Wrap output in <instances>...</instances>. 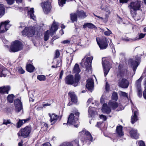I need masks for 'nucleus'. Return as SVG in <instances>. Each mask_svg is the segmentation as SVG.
I'll use <instances>...</instances> for the list:
<instances>
[{
	"instance_id": "27",
	"label": "nucleus",
	"mask_w": 146,
	"mask_h": 146,
	"mask_svg": "<svg viewBox=\"0 0 146 146\" xmlns=\"http://www.w3.org/2000/svg\"><path fill=\"white\" fill-rule=\"evenodd\" d=\"M116 132L119 136H122L123 134L122 132V127L121 125L117 126Z\"/></svg>"
},
{
	"instance_id": "60",
	"label": "nucleus",
	"mask_w": 146,
	"mask_h": 146,
	"mask_svg": "<svg viewBox=\"0 0 146 146\" xmlns=\"http://www.w3.org/2000/svg\"><path fill=\"white\" fill-rule=\"evenodd\" d=\"M92 100V98H89L87 102V103L88 105Z\"/></svg>"
},
{
	"instance_id": "23",
	"label": "nucleus",
	"mask_w": 146,
	"mask_h": 146,
	"mask_svg": "<svg viewBox=\"0 0 146 146\" xmlns=\"http://www.w3.org/2000/svg\"><path fill=\"white\" fill-rule=\"evenodd\" d=\"M102 110V112L107 114L109 113L111 111L110 108L106 104H103Z\"/></svg>"
},
{
	"instance_id": "17",
	"label": "nucleus",
	"mask_w": 146,
	"mask_h": 146,
	"mask_svg": "<svg viewBox=\"0 0 146 146\" xmlns=\"http://www.w3.org/2000/svg\"><path fill=\"white\" fill-rule=\"evenodd\" d=\"M132 110L133 113V115H132L131 117V122L132 124H133L138 120L137 115L138 112L136 108H135L134 109L132 108Z\"/></svg>"
},
{
	"instance_id": "46",
	"label": "nucleus",
	"mask_w": 146,
	"mask_h": 146,
	"mask_svg": "<svg viewBox=\"0 0 146 146\" xmlns=\"http://www.w3.org/2000/svg\"><path fill=\"white\" fill-rule=\"evenodd\" d=\"M106 29L107 30V31H105L104 33V34L105 35L107 36H109L111 34H112V32L111 31H110L109 29L107 28H106Z\"/></svg>"
},
{
	"instance_id": "3",
	"label": "nucleus",
	"mask_w": 146,
	"mask_h": 146,
	"mask_svg": "<svg viewBox=\"0 0 146 146\" xmlns=\"http://www.w3.org/2000/svg\"><path fill=\"white\" fill-rule=\"evenodd\" d=\"M86 57V56L84 58L82 59L80 64L83 67H85L87 69L89 70L91 69L93 57L92 56L87 57L85 59Z\"/></svg>"
},
{
	"instance_id": "35",
	"label": "nucleus",
	"mask_w": 146,
	"mask_h": 146,
	"mask_svg": "<svg viewBox=\"0 0 146 146\" xmlns=\"http://www.w3.org/2000/svg\"><path fill=\"white\" fill-rule=\"evenodd\" d=\"M14 96L13 94L9 95L7 97V101L10 103H12L13 102Z\"/></svg>"
},
{
	"instance_id": "37",
	"label": "nucleus",
	"mask_w": 146,
	"mask_h": 146,
	"mask_svg": "<svg viewBox=\"0 0 146 146\" xmlns=\"http://www.w3.org/2000/svg\"><path fill=\"white\" fill-rule=\"evenodd\" d=\"M5 9L3 5L0 4V16L3 15L5 13Z\"/></svg>"
},
{
	"instance_id": "6",
	"label": "nucleus",
	"mask_w": 146,
	"mask_h": 146,
	"mask_svg": "<svg viewBox=\"0 0 146 146\" xmlns=\"http://www.w3.org/2000/svg\"><path fill=\"white\" fill-rule=\"evenodd\" d=\"M96 39L97 43L101 49H104L107 48L108 46V40L105 37H103L101 38L98 37Z\"/></svg>"
},
{
	"instance_id": "29",
	"label": "nucleus",
	"mask_w": 146,
	"mask_h": 146,
	"mask_svg": "<svg viewBox=\"0 0 146 146\" xmlns=\"http://www.w3.org/2000/svg\"><path fill=\"white\" fill-rule=\"evenodd\" d=\"M26 69L28 72H32L34 70L35 68L32 64H27L26 66Z\"/></svg>"
},
{
	"instance_id": "20",
	"label": "nucleus",
	"mask_w": 146,
	"mask_h": 146,
	"mask_svg": "<svg viewBox=\"0 0 146 146\" xmlns=\"http://www.w3.org/2000/svg\"><path fill=\"white\" fill-rule=\"evenodd\" d=\"M130 135L132 138L136 139H138L139 137V135L137 133V130L134 129H132L130 131Z\"/></svg>"
},
{
	"instance_id": "51",
	"label": "nucleus",
	"mask_w": 146,
	"mask_h": 146,
	"mask_svg": "<svg viewBox=\"0 0 146 146\" xmlns=\"http://www.w3.org/2000/svg\"><path fill=\"white\" fill-rule=\"evenodd\" d=\"M6 1L8 4L12 5L14 3L15 0H6Z\"/></svg>"
},
{
	"instance_id": "30",
	"label": "nucleus",
	"mask_w": 146,
	"mask_h": 146,
	"mask_svg": "<svg viewBox=\"0 0 146 146\" xmlns=\"http://www.w3.org/2000/svg\"><path fill=\"white\" fill-rule=\"evenodd\" d=\"M73 71L74 73H76V74H78V73L80 72V70L78 64H76L75 65Z\"/></svg>"
},
{
	"instance_id": "45",
	"label": "nucleus",
	"mask_w": 146,
	"mask_h": 146,
	"mask_svg": "<svg viewBox=\"0 0 146 146\" xmlns=\"http://www.w3.org/2000/svg\"><path fill=\"white\" fill-rule=\"evenodd\" d=\"M3 121V124H5L7 125L8 124H11V120L10 119L6 120L4 119Z\"/></svg>"
},
{
	"instance_id": "11",
	"label": "nucleus",
	"mask_w": 146,
	"mask_h": 146,
	"mask_svg": "<svg viewBox=\"0 0 146 146\" xmlns=\"http://www.w3.org/2000/svg\"><path fill=\"white\" fill-rule=\"evenodd\" d=\"M143 78V76H141L140 78L138 80L136 83V86L138 90V94L139 97L142 96V92L141 90V81Z\"/></svg>"
},
{
	"instance_id": "63",
	"label": "nucleus",
	"mask_w": 146,
	"mask_h": 146,
	"mask_svg": "<svg viewBox=\"0 0 146 146\" xmlns=\"http://www.w3.org/2000/svg\"><path fill=\"white\" fill-rule=\"evenodd\" d=\"M143 95L144 98L146 99V92H145V91H143Z\"/></svg>"
},
{
	"instance_id": "54",
	"label": "nucleus",
	"mask_w": 146,
	"mask_h": 146,
	"mask_svg": "<svg viewBox=\"0 0 146 146\" xmlns=\"http://www.w3.org/2000/svg\"><path fill=\"white\" fill-rule=\"evenodd\" d=\"M70 41H69L68 40H64L62 41L61 42V43L65 44L69 43H70Z\"/></svg>"
},
{
	"instance_id": "56",
	"label": "nucleus",
	"mask_w": 146,
	"mask_h": 146,
	"mask_svg": "<svg viewBox=\"0 0 146 146\" xmlns=\"http://www.w3.org/2000/svg\"><path fill=\"white\" fill-rule=\"evenodd\" d=\"M106 7L104 5L101 4L100 8L102 10H105V8Z\"/></svg>"
},
{
	"instance_id": "44",
	"label": "nucleus",
	"mask_w": 146,
	"mask_h": 146,
	"mask_svg": "<svg viewBox=\"0 0 146 146\" xmlns=\"http://www.w3.org/2000/svg\"><path fill=\"white\" fill-rule=\"evenodd\" d=\"M119 94L121 96L128 98V94L127 93L122 91H120Z\"/></svg>"
},
{
	"instance_id": "32",
	"label": "nucleus",
	"mask_w": 146,
	"mask_h": 146,
	"mask_svg": "<svg viewBox=\"0 0 146 146\" xmlns=\"http://www.w3.org/2000/svg\"><path fill=\"white\" fill-rule=\"evenodd\" d=\"M83 28H86L88 27L90 29H93L95 28V26L91 23H88L84 24L83 26Z\"/></svg>"
},
{
	"instance_id": "61",
	"label": "nucleus",
	"mask_w": 146,
	"mask_h": 146,
	"mask_svg": "<svg viewBox=\"0 0 146 146\" xmlns=\"http://www.w3.org/2000/svg\"><path fill=\"white\" fill-rule=\"evenodd\" d=\"M128 0H119L120 2L121 3H127Z\"/></svg>"
},
{
	"instance_id": "16",
	"label": "nucleus",
	"mask_w": 146,
	"mask_h": 146,
	"mask_svg": "<svg viewBox=\"0 0 146 146\" xmlns=\"http://www.w3.org/2000/svg\"><path fill=\"white\" fill-rule=\"evenodd\" d=\"M58 28V25L57 23L55 22V21H53L52 27L50 29V35L52 36L53 35L54 33L55 32Z\"/></svg>"
},
{
	"instance_id": "31",
	"label": "nucleus",
	"mask_w": 146,
	"mask_h": 146,
	"mask_svg": "<svg viewBox=\"0 0 146 146\" xmlns=\"http://www.w3.org/2000/svg\"><path fill=\"white\" fill-rule=\"evenodd\" d=\"M109 106L113 109H115L118 107V104L115 101H110L109 102Z\"/></svg>"
},
{
	"instance_id": "19",
	"label": "nucleus",
	"mask_w": 146,
	"mask_h": 146,
	"mask_svg": "<svg viewBox=\"0 0 146 146\" xmlns=\"http://www.w3.org/2000/svg\"><path fill=\"white\" fill-rule=\"evenodd\" d=\"M68 95L70 97L72 102L76 104L77 102V98L74 92L71 91L68 93Z\"/></svg>"
},
{
	"instance_id": "49",
	"label": "nucleus",
	"mask_w": 146,
	"mask_h": 146,
	"mask_svg": "<svg viewBox=\"0 0 146 146\" xmlns=\"http://www.w3.org/2000/svg\"><path fill=\"white\" fill-rule=\"evenodd\" d=\"M100 117L104 121H106L107 119L106 116L103 115H100Z\"/></svg>"
},
{
	"instance_id": "52",
	"label": "nucleus",
	"mask_w": 146,
	"mask_h": 146,
	"mask_svg": "<svg viewBox=\"0 0 146 146\" xmlns=\"http://www.w3.org/2000/svg\"><path fill=\"white\" fill-rule=\"evenodd\" d=\"M139 146H145L144 143L142 141L139 142Z\"/></svg>"
},
{
	"instance_id": "41",
	"label": "nucleus",
	"mask_w": 146,
	"mask_h": 146,
	"mask_svg": "<svg viewBox=\"0 0 146 146\" xmlns=\"http://www.w3.org/2000/svg\"><path fill=\"white\" fill-rule=\"evenodd\" d=\"M146 35V34H143V33H140L139 35V37L138 38H137V37L135 38H133V40H139L141 38H144Z\"/></svg>"
},
{
	"instance_id": "36",
	"label": "nucleus",
	"mask_w": 146,
	"mask_h": 146,
	"mask_svg": "<svg viewBox=\"0 0 146 146\" xmlns=\"http://www.w3.org/2000/svg\"><path fill=\"white\" fill-rule=\"evenodd\" d=\"M92 108H93L94 109V107L91 108L90 107H89V108L88 112L89 113V117H92L94 115L95 112L92 110Z\"/></svg>"
},
{
	"instance_id": "5",
	"label": "nucleus",
	"mask_w": 146,
	"mask_h": 146,
	"mask_svg": "<svg viewBox=\"0 0 146 146\" xmlns=\"http://www.w3.org/2000/svg\"><path fill=\"white\" fill-rule=\"evenodd\" d=\"M31 131V127L27 126L21 129L20 132L18 133V135L19 136H21L24 138H26L29 136Z\"/></svg>"
},
{
	"instance_id": "57",
	"label": "nucleus",
	"mask_w": 146,
	"mask_h": 146,
	"mask_svg": "<svg viewBox=\"0 0 146 146\" xmlns=\"http://www.w3.org/2000/svg\"><path fill=\"white\" fill-rule=\"evenodd\" d=\"M109 89V84L107 82L106 85V91H108Z\"/></svg>"
},
{
	"instance_id": "34",
	"label": "nucleus",
	"mask_w": 146,
	"mask_h": 146,
	"mask_svg": "<svg viewBox=\"0 0 146 146\" xmlns=\"http://www.w3.org/2000/svg\"><path fill=\"white\" fill-rule=\"evenodd\" d=\"M131 65L133 71H135L138 66V62L136 60L133 61L131 62Z\"/></svg>"
},
{
	"instance_id": "43",
	"label": "nucleus",
	"mask_w": 146,
	"mask_h": 146,
	"mask_svg": "<svg viewBox=\"0 0 146 146\" xmlns=\"http://www.w3.org/2000/svg\"><path fill=\"white\" fill-rule=\"evenodd\" d=\"M112 98L113 100H116L118 99L117 94L116 92H114L112 96Z\"/></svg>"
},
{
	"instance_id": "50",
	"label": "nucleus",
	"mask_w": 146,
	"mask_h": 146,
	"mask_svg": "<svg viewBox=\"0 0 146 146\" xmlns=\"http://www.w3.org/2000/svg\"><path fill=\"white\" fill-rule=\"evenodd\" d=\"M60 54L58 50H56V51L55 54V58H58L60 56Z\"/></svg>"
},
{
	"instance_id": "14",
	"label": "nucleus",
	"mask_w": 146,
	"mask_h": 146,
	"mask_svg": "<svg viewBox=\"0 0 146 146\" xmlns=\"http://www.w3.org/2000/svg\"><path fill=\"white\" fill-rule=\"evenodd\" d=\"M77 121H78L77 117H75L73 113L70 114L68 119V123L74 125L75 123H77Z\"/></svg>"
},
{
	"instance_id": "42",
	"label": "nucleus",
	"mask_w": 146,
	"mask_h": 146,
	"mask_svg": "<svg viewBox=\"0 0 146 146\" xmlns=\"http://www.w3.org/2000/svg\"><path fill=\"white\" fill-rule=\"evenodd\" d=\"M59 146H73L72 144L69 142H63L61 143Z\"/></svg>"
},
{
	"instance_id": "48",
	"label": "nucleus",
	"mask_w": 146,
	"mask_h": 146,
	"mask_svg": "<svg viewBox=\"0 0 146 146\" xmlns=\"http://www.w3.org/2000/svg\"><path fill=\"white\" fill-rule=\"evenodd\" d=\"M18 72L21 74H24L25 72V71L21 68L19 67L18 69Z\"/></svg>"
},
{
	"instance_id": "4",
	"label": "nucleus",
	"mask_w": 146,
	"mask_h": 146,
	"mask_svg": "<svg viewBox=\"0 0 146 146\" xmlns=\"http://www.w3.org/2000/svg\"><path fill=\"white\" fill-rule=\"evenodd\" d=\"M23 48V45L22 43L18 40H15L12 44L10 51L13 52H17L22 50Z\"/></svg>"
},
{
	"instance_id": "22",
	"label": "nucleus",
	"mask_w": 146,
	"mask_h": 146,
	"mask_svg": "<svg viewBox=\"0 0 146 146\" xmlns=\"http://www.w3.org/2000/svg\"><path fill=\"white\" fill-rule=\"evenodd\" d=\"M10 90V88L9 86H3L0 87V93L1 94H8V92Z\"/></svg>"
},
{
	"instance_id": "21",
	"label": "nucleus",
	"mask_w": 146,
	"mask_h": 146,
	"mask_svg": "<svg viewBox=\"0 0 146 146\" xmlns=\"http://www.w3.org/2000/svg\"><path fill=\"white\" fill-rule=\"evenodd\" d=\"M48 114L49 116L50 117V122L52 123H55L58 118V116L54 113L52 114L49 113Z\"/></svg>"
},
{
	"instance_id": "9",
	"label": "nucleus",
	"mask_w": 146,
	"mask_h": 146,
	"mask_svg": "<svg viewBox=\"0 0 146 146\" xmlns=\"http://www.w3.org/2000/svg\"><path fill=\"white\" fill-rule=\"evenodd\" d=\"M51 3L49 1L41 3V6L44 12L46 14L48 13L51 10Z\"/></svg>"
},
{
	"instance_id": "59",
	"label": "nucleus",
	"mask_w": 146,
	"mask_h": 146,
	"mask_svg": "<svg viewBox=\"0 0 146 146\" xmlns=\"http://www.w3.org/2000/svg\"><path fill=\"white\" fill-rule=\"evenodd\" d=\"M117 16L118 17L119 19H118V21L119 23H121L122 22V18H121L119 17L117 15Z\"/></svg>"
},
{
	"instance_id": "1",
	"label": "nucleus",
	"mask_w": 146,
	"mask_h": 146,
	"mask_svg": "<svg viewBox=\"0 0 146 146\" xmlns=\"http://www.w3.org/2000/svg\"><path fill=\"white\" fill-rule=\"evenodd\" d=\"M80 79V76L79 74H75L74 78L73 75H69L66 77L65 81V83L67 84L76 86L78 85Z\"/></svg>"
},
{
	"instance_id": "38",
	"label": "nucleus",
	"mask_w": 146,
	"mask_h": 146,
	"mask_svg": "<svg viewBox=\"0 0 146 146\" xmlns=\"http://www.w3.org/2000/svg\"><path fill=\"white\" fill-rule=\"evenodd\" d=\"M49 32L48 30L45 32L44 35V40L45 41L48 40L49 37Z\"/></svg>"
},
{
	"instance_id": "39",
	"label": "nucleus",
	"mask_w": 146,
	"mask_h": 146,
	"mask_svg": "<svg viewBox=\"0 0 146 146\" xmlns=\"http://www.w3.org/2000/svg\"><path fill=\"white\" fill-rule=\"evenodd\" d=\"M73 0H60L58 1L59 5L60 6L62 7L64 4H65L66 1H70Z\"/></svg>"
},
{
	"instance_id": "13",
	"label": "nucleus",
	"mask_w": 146,
	"mask_h": 146,
	"mask_svg": "<svg viewBox=\"0 0 146 146\" xmlns=\"http://www.w3.org/2000/svg\"><path fill=\"white\" fill-rule=\"evenodd\" d=\"M84 135L85 138V139H88L91 141L93 140V138L92 137L91 133L88 131L84 130L79 133V135Z\"/></svg>"
},
{
	"instance_id": "18",
	"label": "nucleus",
	"mask_w": 146,
	"mask_h": 146,
	"mask_svg": "<svg viewBox=\"0 0 146 146\" xmlns=\"http://www.w3.org/2000/svg\"><path fill=\"white\" fill-rule=\"evenodd\" d=\"M119 86L122 88H127L129 85L128 81L126 79H123L118 84Z\"/></svg>"
},
{
	"instance_id": "58",
	"label": "nucleus",
	"mask_w": 146,
	"mask_h": 146,
	"mask_svg": "<svg viewBox=\"0 0 146 146\" xmlns=\"http://www.w3.org/2000/svg\"><path fill=\"white\" fill-rule=\"evenodd\" d=\"M29 98L31 99H32L33 97V96L32 94V93L31 92H29Z\"/></svg>"
},
{
	"instance_id": "12",
	"label": "nucleus",
	"mask_w": 146,
	"mask_h": 146,
	"mask_svg": "<svg viewBox=\"0 0 146 146\" xmlns=\"http://www.w3.org/2000/svg\"><path fill=\"white\" fill-rule=\"evenodd\" d=\"M102 63L104 67V75L106 76L110 69L111 68V65L108 62L104 63V62L102 61Z\"/></svg>"
},
{
	"instance_id": "47",
	"label": "nucleus",
	"mask_w": 146,
	"mask_h": 146,
	"mask_svg": "<svg viewBox=\"0 0 146 146\" xmlns=\"http://www.w3.org/2000/svg\"><path fill=\"white\" fill-rule=\"evenodd\" d=\"M104 10L107 13L106 14V18H108V15L110 14V10L106 7L105 8V10Z\"/></svg>"
},
{
	"instance_id": "2",
	"label": "nucleus",
	"mask_w": 146,
	"mask_h": 146,
	"mask_svg": "<svg viewBox=\"0 0 146 146\" xmlns=\"http://www.w3.org/2000/svg\"><path fill=\"white\" fill-rule=\"evenodd\" d=\"M141 1L140 0H131L128 6L131 12L133 11L139 10L141 7Z\"/></svg>"
},
{
	"instance_id": "62",
	"label": "nucleus",
	"mask_w": 146,
	"mask_h": 146,
	"mask_svg": "<svg viewBox=\"0 0 146 146\" xmlns=\"http://www.w3.org/2000/svg\"><path fill=\"white\" fill-rule=\"evenodd\" d=\"M133 39L131 38H127L125 39V40L126 41H134L135 40H133Z\"/></svg>"
},
{
	"instance_id": "33",
	"label": "nucleus",
	"mask_w": 146,
	"mask_h": 146,
	"mask_svg": "<svg viewBox=\"0 0 146 146\" xmlns=\"http://www.w3.org/2000/svg\"><path fill=\"white\" fill-rule=\"evenodd\" d=\"M77 15L76 13H73L70 14V19L73 22L76 21L77 19Z\"/></svg>"
},
{
	"instance_id": "24",
	"label": "nucleus",
	"mask_w": 146,
	"mask_h": 146,
	"mask_svg": "<svg viewBox=\"0 0 146 146\" xmlns=\"http://www.w3.org/2000/svg\"><path fill=\"white\" fill-rule=\"evenodd\" d=\"M34 13L33 8H30V10H28V14L29 15L31 18L33 19L34 20H35L36 19V18L34 15Z\"/></svg>"
},
{
	"instance_id": "8",
	"label": "nucleus",
	"mask_w": 146,
	"mask_h": 146,
	"mask_svg": "<svg viewBox=\"0 0 146 146\" xmlns=\"http://www.w3.org/2000/svg\"><path fill=\"white\" fill-rule=\"evenodd\" d=\"M23 35H26L28 36L31 37L34 35L35 31L33 27H26L25 29L22 31Z\"/></svg>"
},
{
	"instance_id": "7",
	"label": "nucleus",
	"mask_w": 146,
	"mask_h": 146,
	"mask_svg": "<svg viewBox=\"0 0 146 146\" xmlns=\"http://www.w3.org/2000/svg\"><path fill=\"white\" fill-rule=\"evenodd\" d=\"M21 99V98L20 99H16L14 101L15 110L18 113L20 112L23 109V104Z\"/></svg>"
},
{
	"instance_id": "28",
	"label": "nucleus",
	"mask_w": 146,
	"mask_h": 146,
	"mask_svg": "<svg viewBox=\"0 0 146 146\" xmlns=\"http://www.w3.org/2000/svg\"><path fill=\"white\" fill-rule=\"evenodd\" d=\"M29 120V118H27L25 119H24L22 120L19 119V121L17 123V127L18 128H20L23 124L24 123L27 122Z\"/></svg>"
},
{
	"instance_id": "55",
	"label": "nucleus",
	"mask_w": 146,
	"mask_h": 146,
	"mask_svg": "<svg viewBox=\"0 0 146 146\" xmlns=\"http://www.w3.org/2000/svg\"><path fill=\"white\" fill-rule=\"evenodd\" d=\"M42 146H51V145L49 143L46 142L42 144Z\"/></svg>"
},
{
	"instance_id": "10",
	"label": "nucleus",
	"mask_w": 146,
	"mask_h": 146,
	"mask_svg": "<svg viewBox=\"0 0 146 146\" xmlns=\"http://www.w3.org/2000/svg\"><path fill=\"white\" fill-rule=\"evenodd\" d=\"M9 20H7L1 23L0 26V33H4L7 30L8 28L10 27L9 24Z\"/></svg>"
},
{
	"instance_id": "40",
	"label": "nucleus",
	"mask_w": 146,
	"mask_h": 146,
	"mask_svg": "<svg viewBox=\"0 0 146 146\" xmlns=\"http://www.w3.org/2000/svg\"><path fill=\"white\" fill-rule=\"evenodd\" d=\"M37 78L40 81H44L46 80V78L45 76L43 75H38L37 76Z\"/></svg>"
},
{
	"instance_id": "26",
	"label": "nucleus",
	"mask_w": 146,
	"mask_h": 146,
	"mask_svg": "<svg viewBox=\"0 0 146 146\" xmlns=\"http://www.w3.org/2000/svg\"><path fill=\"white\" fill-rule=\"evenodd\" d=\"M76 13L78 17L82 19L84 18L87 15H86V13L83 11H78Z\"/></svg>"
},
{
	"instance_id": "25",
	"label": "nucleus",
	"mask_w": 146,
	"mask_h": 146,
	"mask_svg": "<svg viewBox=\"0 0 146 146\" xmlns=\"http://www.w3.org/2000/svg\"><path fill=\"white\" fill-rule=\"evenodd\" d=\"M9 72L7 70H2L1 69V66L0 64V77H6L7 75V74H8Z\"/></svg>"
},
{
	"instance_id": "64",
	"label": "nucleus",
	"mask_w": 146,
	"mask_h": 146,
	"mask_svg": "<svg viewBox=\"0 0 146 146\" xmlns=\"http://www.w3.org/2000/svg\"><path fill=\"white\" fill-rule=\"evenodd\" d=\"M50 105V104H49L47 103L46 104H43L42 105L43 107H45L46 106H49Z\"/></svg>"
},
{
	"instance_id": "53",
	"label": "nucleus",
	"mask_w": 146,
	"mask_h": 146,
	"mask_svg": "<svg viewBox=\"0 0 146 146\" xmlns=\"http://www.w3.org/2000/svg\"><path fill=\"white\" fill-rule=\"evenodd\" d=\"M63 70H61L60 74V76L59 78V80H60L62 79V77L63 74Z\"/></svg>"
},
{
	"instance_id": "15",
	"label": "nucleus",
	"mask_w": 146,
	"mask_h": 146,
	"mask_svg": "<svg viewBox=\"0 0 146 146\" xmlns=\"http://www.w3.org/2000/svg\"><path fill=\"white\" fill-rule=\"evenodd\" d=\"M94 84V81L92 79H89L87 80V84L86 85V88L91 92H92L93 90Z\"/></svg>"
}]
</instances>
